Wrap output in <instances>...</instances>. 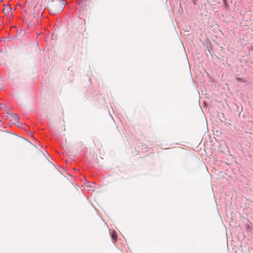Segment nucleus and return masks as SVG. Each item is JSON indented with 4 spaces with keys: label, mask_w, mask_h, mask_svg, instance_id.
Wrapping results in <instances>:
<instances>
[{
    "label": "nucleus",
    "mask_w": 253,
    "mask_h": 253,
    "mask_svg": "<svg viewBox=\"0 0 253 253\" xmlns=\"http://www.w3.org/2000/svg\"><path fill=\"white\" fill-rule=\"evenodd\" d=\"M48 5L50 13L55 15L63 10L65 7V1L64 0H55L51 1Z\"/></svg>",
    "instance_id": "f257e3e1"
},
{
    "label": "nucleus",
    "mask_w": 253,
    "mask_h": 253,
    "mask_svg": "<svg viewBox=\"0 0 253 253\" xmlns=\"http://www.w3.org/2000/svg\"><path fill=\"white\" fill-rule=\"evenodd\" d=\"M6 106L4 103L0 104V108L2 110H4L6 109Z\"/></svg>",
    "instance_id": "20e7f679"
},
{
    "label": "nucleus",
    "mask_w": 253,
    "mask_h": 253,
    "mask_svg": "<svg viewBox=\"0 0 253 253\" xmlns=\"http://www.w3.org/2000/svg\"><path fill=\"white\" fill-rule=\"evenodd\" d=\"M79 5L80 6V10H84L85 8V5H84V3L83 2H81L79 3Z\"/></svg>",
    "instance_id": "7ed1b4c3"
},
{
    "label": "nucleus",
    "mask_w": 253,
    "mask_h": 253,
    "mask_svg": "<svg viewBox=\"0 0 253 253\" xmlns=\"http://www.w3.org/2000/svg\"><path fill=\"white\" fill-rule=\"evenodd\" d=\"M111 236H112V239H113V242L114 243L117 241L118 237H117V233L116 232L113 231L111 233Z\"/></svg>",
    "instance_id": "f03ea898"
},
{
    "label": "nucleus",
    "mask_w": 253,
    "mask_h": 253,
    "mask_svg": "<svg viewBox=\"0 0 253 253\" xmlns=\"http://www.w3.org/2000/svg\"><path fill=\"white\" fill-rule=\"evenodd\" d=\"M13 119L14 121H18L19 119L18 115L17 114H14L13 115Z\"/></svg>",
    "instance_id": "39448f33"
},
{
    "label": "nucleus",
    "mask_w": 253,
    "mask_h": 253,
    "mask_svg": "<svg viewBox=\"0 0 253 253\" xmlns=\"http://www.w3.org/2000/svg\"><path fill=\"white\" fill-rule=\"evenodd\" d=\"M236 80L238 82H243V81L242 80V79L241 78H236Z\"/></svg>",
    "instance_id": "423d86ee"
}]
</instances>
